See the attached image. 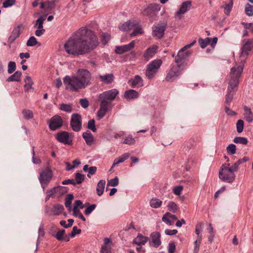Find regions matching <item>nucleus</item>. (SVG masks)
I'll return each mask as SVG.
<instances>
[{"instance_id": "38", "label": "nucleus", "mask_w": 253, "mask_h": 253, "mask_svg": "<svg viewBox=\"0 0 253 253\" xmlns=\"http://www.w3.org/2000/svg\"><path fill=\"white\" fill-rule=\"evenodd\" d=\"M150 206L155 209L160 207L162 204V201L157 198H153L150 202Z\"/></svg>"}, {"instance_id": "61", "label": "nucleus", "mask_w": 253, "mask_h": 253, "mask_svg": "<svg viewBox=\"0 0 253 253\" xmlns=\"http://www.w3.org/2000/svg\"><path fill=\"white\" fill-rule=\"evenodd\" d=\"M65 233V230H59L57 232L55 237L59 241L63 240L64 239V235Z\"/></svg>"}, {"instance_id": "35", "label": "nucleus", "mask_w": 253, "mask_h": 253, "mask_svg": "<svg viewBox=\"0 0 253 253\" xmlns=\"http://www.w3.org/2000/svg\"><path fill=\"white\" fill-rule=\"evenodd\" d=\"M46 14L41 16L36 21L35 27H37L38 29L43 28V24L45 20Z\"/></svg>"}, {"instance_id": "31", "label": "nucleus", "mask_w": 253, "mask_h": 253, "mask_svg": "<svg viewBox=\"0 0 253 253\" xmlns=\"http://www.w3.org/2000/svg\"><path fill=\"white\" fill-rule=\"evenodd\" d=\"M124 96L126 99H133L137 98L138 97L139 94L136 90L129 89L125 91Z\"/></svg>"}, {"instance_id": "13", "label": "nucleus", "mask_w": 253, "mask_h": 253, "mask_svg": "<svg viewBox=\"0 0 253 253\" xmlns=\"http://www.w3.org/2000/svg\"><path fill=\"white\" fill-rule=\"evenodd\" d=\"M192 6V2L187 0L183 2L179 6L178 10L175 13L174 16L176 18L181 19L182 15L190 10Z\"/></svg>"}, {"instance_id": "64", "label": "nucleus", "mask_w": 253, "mask_h": 253, "mask_svg": "<svg viewBox=\"0 0 253 253\" xmlns=\"http://www.w3.org/2000/svg\"><path fill=\"white\" fill-rule=\"evenodd\" d=\"M175 250V245L173 242H170L168 246L169 253H174Z\"/></svg>"}, {"instance_id": "20", "label": "nucleus", "mask_w": 253, "mask_h": 253, "mask_svg": "<svg viewBox=\"0 0 253 253\" xmlns=\"http://www.w3.org/2000/svg\"><path fill=\"white\" fill-rule=\"evenodd\" d=\"M22 25H19L14 28L11 35L8 38V42L10 43H13L18 38L21 34L20 29Z\"/></svg>"}, {"instance_id": "60", "label": "nucleus", "mask_w": 253, "mask_h": 253, "mask_svg": "<svg viewBox=\"0 0 253 253\" xmlns=\"http://www.w3.org/2000/svg\"><path fill=\"white\" fill-rule=\"evenodd\" d=\"M102 42L104 44H106L110 39V35L107 33H103L101 35Z\"/></svg>"}, {"instance_id": "18", "label": "nucleus", "mask_w": 253, "mask_h": 253, "mask_svg": "<svg viewBox=\"0 0 253 253\" xmlns=\"http://www.w3.org/2000/svg\"><path fill=\"white\" fill-rule=\"evenodd\" d=\"M134 45L135 41H132L127 44L116 46L115 48V52L117 54H121L124 52L131 50L134 48Z\"/></svg>"}, {"instance_id": "47", "label": "nucleus", "mask_w": 253, "mask_h": 253, "mask_svg": "<svg viewBox=\"0 0 253 253\" xmlns=\"http://www.w3.org/2000/svg\"><path fill=\"white\" fill-rule=\"evenodd\" d=\"M249 159L247 157H244L243 159L238 160L236 162L234 163L233 165L234 167L235 170H238L239 166L244 162H246L249 161Z\"/></svg>"}, {"instance_id": "9", "label": "nucleus", "mask_w": 253, "mask_h": 253, "mask_svg": "<svg viewBox=\"0 0 253 253\" xmlns=\"http://www.w3.org/2000/svg\"><path fill=\"white\" fill-rule=\"evenodd\" d=\"M161 6L159 3H151L149 4L143 11V14L145 15L149 16L150 18H153L157 13L160 11Z\"/></svg>"}, {"instance_id": "29", "label": "nucleus", "mask_w": 253, "mask_h": 253, "mask_svg": "<svg viewBox=\"0 0 253 253\" xmlns=\"http://www.w3.org/2000/svg\"><path fill=\"white\" fill-rule=\"evenodd\" d=\"M244 119L248 122L252 123L253 121V114L250 108L247 106L244 107Z\"/></svg>"}, {"instance_id": "48", "label": "nucleus", "mask_w": 253, "mask_h": 253, "mask_svg": "<svg viewBox=\"0 0 253 253\" xmlns=\"http://www.w3.org/2000/svg\"><path fill=\"white\" fill-rule=\"evenodd\" d=\"M234 142L235 143H240L246 145L248 143V140L245 137H236L234 139Z\"/></svg>"}, {"instance_id": "42", "label": "nucleus", "mask_w": 253, "mask_h": 253, "mask_svg": "<svg viewBox=\"0 0 253 253\" xmlns=\"http://www.w3.org/2000/svg\"><path fill=\"white\" fill-rule=\"evenodd\" d=\"M245 12L248 16H253V5L249 3H247L245 5Z\"/></svg>"}, {"instance_id": "11", "label": "nucleus", "mask_w": 253, "mask_h": 253, "mask_svg": "<svg viewBox=\"0 0 253 253\" xmlns=\"http://www.w3.org/2000/svg\"><path fill=\"white\" fill-rule=\"evenodd\" d=\"M73 135L69 133L68 132L63 131L58 133L56 134V138L57 140L64 144L72 145Z\"/></svg>"}, {"instance_id": "8", "label": "nucleus", "mask_w": 253, "mask_h": 253, "mask_svg": "<svg viewBox=\"0 0 253 253\" xmlns=\"http://www.w3.org/2000/svg\"><path fill=\"white\" fill-rule=\"evenodd\" d=\"M100 102V108L97 112V117L99 119H102L106 114L107 112L111 110L113 105L110 101H106L100 98L98 99Z\"/></svg>"}, {"instance_id": "57", "label": "nucleus", "mask_w": 253, "mask_h": 253, "mask_svg": "<svg viewBox=\"0 0 253 253\" xmlns=\"http://www.w3.org/2000/svg\"><path fill=\"white\" fill-rule=\"evenodd\" d=\"M119 179L117 177H115L113 179H111L108 181L107 185L108 186L115 187L118 185Z\"/></svg>"}, {"instance_id": "39", "label": "nucleus", "mask_w": 253, "mask_h": 253, "mask_svg": "<svg viewBox=\"0 0 253 253\" xmlns=\"http://www.w3.org/2000/svg\"><path fill=\"white\" fill-rule=\"evenodd\" d=\"M62 188H63V187L59 186L58 187H54L51 189L47 190L46 192L47 195H46V200L48 199L50 197H51L54 194L57 193L58 190H60Z\"/></svg>"}, {"instance_id": "51", "label": "nucleus", "mask_w": 253, "mask_h": 253, "mask_svg": "<svg viewBox=\"0 0 253 253\" xmlns=\"http://www.w3.org/2000/svg\"><path fill=\"white\" fill-rule=\"evenodd\" d=\"M16 69V63L13 61H10L8 64V73L11 74Z\"/></svg>"}, {"instance_id": "27", "label": "nucleus", "mask_w": 253, "mask_h": 253, "mask_svg": "<svg viewBox=\"0 0 253 253\" xmlns=\"http://www.w3.org/2000/svg\"><path fill=\"white\" fill-rule=\"evenodd\" d=\"M129 156H130V154L128 153H126L121 155L120 157L115 159L110 170L111 171L112 170L113 167L115 165H118L120 163L124 162L125 160L127 159L129 157Z\"/></svg>"}, {"instance_id": "45", "label": "nucleus", "mask_w": 253, "mask_h": 253, "mask_svg": "<svg viewBox=\"0 0 253 253\" xmlns=\"http://www.w3.org/2000/svg\"><path fill=\"white\" fill-rule=\"evenodd\" d=\"M168 209L170 211L175 213L177 211L178 207L175 203L170 201L168 203Z\"/></svg>"}, {"instance_id": "26", "label": "nucleus", "mask_w": 253, "mask_h": 253, "mask_svg": "<svg viewBox=\"0 0 253 253\" xmlns=\"http://www.w3.org/2000/svg\"><path fill=\"white\" fill-rule=\"evenodd\" d=\"M99 78L100 81L104 84H111L114 79V76L113 74H107L104 75H100Z\"/></svg>"}, {"instance_id": "50", "label": "nucleus", "mask_w": 253, "mask_h": 253, "mask_svg": "<svg viewBox=\"0 0 253 253\" xmlns=\"http://www.w3.org/2000/svg\"><path fill=\"white\" fill-rule=\"evenodd\" d=\"M244 121L242 120H239L236 123L237 131L238 133H241L244 129Z\"/></svg>"}, {"instance_id": "23", "label": "nucleus", "mask_w": 253, "mask_h": 253, "mask_svg": "<svg viewBox=\"0 0 253 253\" xmlns=\"http://www.w3.org/2000/svg\"><path fill=\"white\" fill-rule=\"evenodd\" d=\"M128 83L131 85L132 87H139L143 85V80L138 75H136L133 78L130 79L128 81Z\"/></svg>"}, {"instance_id": "4", "label": "nucleus", "mask_w": 253, "mask_h": 253, "mask_svg": "<svg viewBox=\"0 0 253 253\" xmlns=\"http://www.w3.org/2000/svg\"><path fill=\"white\" fill-rule=\"evenodd\" d=\"M237 170L234 169V165L230 167V164L228 163H225L220 167L219 171V178L222 181L232 183L235 178V174L234 172Z\"/></svg>"}, {"instance_id": "25", "label": "nucleus", "mask_w": 253, "mask_h": 253, "mask_svg": "<svg viewBox=\"0 0 253 253\" xmlns=\"http://www.w3.org/2000/svg\"><path fill=\"white\" fill-rule=\"evenodd\" d=\"M112 242L109 238H105L104 245L102 246L101 253H111Z\"/></svg>"}, {"instance_id": "44", "label": "nucleus", "mask_w": 253, "mask_h": 253, "mask_svg": "<svg viewBox=\"0 0 253 253\" xmlns=\"http://www.w3.org/2000/svg\"><path fill=\"white\" fill-rule=\"evenodd\" d=\"M211 41V38H207L204 39L200 38L198 40L199 44L201 48H204L206 46L209 44Z\"/></svg>"}, {"instance_id": "33", "label": "nucleus", "mask_w": 253, "mask_h": 253, "mask_svg": "<svg viewBox=\"0 0 253 253\" xmlns=\"http://www.w3.org/2000/svg\"><path fill=\"white\" fill-rule=\"evenodd\" d=\"M106 184V182L104 180H100L97 183V187H96V192L97 194L100 196H101L105 188V185Z\"/></svg>"}, {"instance_id": "49", "label": "nucleus", "mask_w": 253, "mask_h": 253, "mask_svg": "<svg viewBox=\"0 0 253 253\" xmlns=\"http://www.w3.org/2000/svg\"><path fill=\"white\" fill-rule=\"evenodd\" d=\"M232 6H233V2H232V0H231L230 3H229L228 4H225L223 6V7L224 8V13L226 15H229L230 11L232 8Z\"/></svg>"}, {"instance_id": "62", "label": "nucleus", "mask_w": 253, "mask_h": 253, "mask_svg": "<svg viewBox=\"0 0 253 253\" xmlns=\"http://www.w3.org/2000/svg\"><path fill=\"white\" fill-rule=\"evenodd\" d=\"M81 232V230L78 229L77 226H74L72 232L69 234L71 237H74L77 234H79Z\"/></svg>"}, {"instance_id": "22", "label": "nucleus", "mask_w": 253, "mask_h": 253, "mask_svg": "<svg viewBox=\"0 0 253 253\" xmlns=\"http://www.w3.org/2000/svg\"><path fill=\"white\" fill-rule=\"evenodd\" d=\"M177 219V217L169 212H166L162 217V220L169 225H173L174 221Z\"/></svg>"}, {"instance_id": "2", "label": "nucleus", "mask_w": 253, "mask_h": 253, "mask_svg": "<svg viewBox=\"0 0 253 253\" xmlns=\"http://www.w3.org/2000/svg\"><path fill=\"white\" fill-rule=\"evenodd\" d=\"M90 80V72L86 69H80L76 75L65 76L63 84L67 90L72 92L78 91L89 85Z\"/></svg>"}, {"instance_id": "32", "label": "nucleus", "mask_w": 253, "mask_h": 253, "mask_svg": "<svg viewBox=\"0 0 253 253\" xmlns=\"http://www.w3.org/2000/svg\"><path fill=\"white\" fill-rule=\"evenodd\" d=\"M149 240L147 237L138 235L133 240V243L138 246L144 245Z\"/></svg>"}, {"instance_id": "12", "label": "nucleus", "mask_w": 253, "mask_h": 253, "mask_svg": "<svg viewBox=\"0 0 253 253\" xmlns=\"http://www.w3.org/2000/svg\"><path fill=\"white\" fill-rule=\"evenodd\" d=\"M167 27L166 23H158L153 26V36L157 39L162 38Z\"/></svg>"}, {"instance_id": "34", "label": "nucleus", "mask_w": 253, "mask_h": 253, "mask_svg": "<svg viewBox=\"0 0 253 253\" xmlns=\"http://www.w3.org/2000/svg\"><path fill=\"white\" fill-rule=\"evenodd\" d=\"M22 73L20 71H16L13 75L8 78L7 81L10 82H19L20 81Z\"/></svg>"}, {"instance_id": "24", "label": "nucleus", "mask_w": 253, "mask_h": 253, "mask_svg": "<svg viewBox=\"0 0 253 253\" xmlns=\"http://www.w3.org/2000/svg\"><path fill=\"white\" fill-rule=\"evenodd\" d=\"M133 31L130 34V37H135L139 34H142L143 31L139 21L134 20V25H133Z\"/></svg>"}, {"instance_id": "36", "label": "nucleus", "mask_w": 253, "mask_h": 253, "mask_svg": "<svg viewBox=\"0 0 253 253\" xmlns=\"http://www.w3.org/2000/svg\"><path fill=\"white\" fill-rule=\"evenodd\" d=\"M64 210V207L63 205L59 204H56L53 206L52 212L54 215H58L60 214Z\"/></svg>"}, {"instance_id": "56", "label": "nucleus", "mask_w": 253, "mask_h": 253, "mask_svg": "<svg viewBox=\"0 0 253 253\" xmlns=\"http://www.w3.org/2000/svg\"><path fill=\"white\" fill-rule=\"evenodd\" d=\"M203 225V223H200L197 224L196 227L195 232L196 234L197 235L198 238H200V237L202 238L201 232L202 231Z\"/></svg>"}, {"instance_id": "10", "label": "nucleus", "mask_w": 253, "mask_h": 253, "mask_svg": "<svg viewBox=\"0 0 253 253\" xmlns=\"http://www.w3.org/2000/svg\"><path fill=\"white\" fill-rule=\"evenodd\" d=\"M70 126L74 131H79L82 126L81 116L78 113H74L72 115L70 121Z\"/></svg>"}, {"instance_id": "40", "label": "nucleus", "mask_w": 253, "mask_h": 253, "mask_svg": "<svg viewBox=\"0 0 253 253\" xmlns=\"http://www.w3.org/2000/svg\"><path fill=\"white\" fill-rule=\"evenodd\" d=\"M24 81L25 83L24 87L26 88V91H28L30 89H31L32 88L33 82L32 80L31 77L30 76H26Z\"/></svg>"}, {"instance_id": "59", "label": "nucleus", "mask_w": 253, "mask_h": 253, "mask_svg": "<svg viewBox=\"0 0 253 253\" xmlns=\"http://www.w3.org/2000/svg\"><path fill=\"white\" fill-rule=\"evenodd\" d=\"M202 237L197 238V239L194 242V253H198L199 251V248L202 241Z\"/></svg>"}, {"instance_id": "30", "label": "nucleus", "mask_w": 253, "mask_h": 253, "mask_svg": "<svg viewBox=\"0 0 253 253\" xmlns=\"http://www.w3.org/2000/svg\"><path fill=\"white\" fill-rule=\"evenodd\" d=\"M134 20H129L119 26V29L122 31H127L133 29Z\"/></svg>"}, {"instance_id": "19", "label": "nucleus", "mask_w": 253, "mask_h": 253, "mask_svg": "<svg viewBox=\"0 0 253 253\" xmlns=\"http://www.w3.org/2000/svg\"><path fill=\"white\" fill-rule=\"evenodd\" d=\"M161 234L158 232H154L150 235V238L151 241L150 242V244L152 246L158 248L161 244Z\"/></svg>"}, {"instance_id": "54", "label": "nucleus", "mask_w": 253, "mask_h": 253, "mask_svg": "<svg viewBox=\"0 0 253 253\" xmlns=\"http://www.w3.org/2000/svg\"><path fill=\"white\" fill-rule=\"evenodd\" d=\"M38 42L36 38L34 36L31 37L27 42V45L28 46H33L37 43Z\"/></svg>"}, {"instance_id": "37", "label": "nucleus", "mask_w": 253, "mask_h": 253, "mask_svg": "<svg viewBox=\"0 0 253 253\" xmlns=\"http://www.w3.org/2000/svg\"><path fill=\"white\" fill-rule=\"evenodd\" d=\"M59 108L61 110L67 113H71L73 110L72 105L71 104H60Z\"/></svg>"}, {"instance_id": "15", "label": "nucleus", "mask_w": 253, "mask_h": 253, "mask_svg": "<svg viewBox=\"0 0 253 253\" xmlns=\"http://www.w3.org/2000/svg\"><path fill=\"white\" fill-rule=\"evenodd\" d=\"M179 66V65L173 66L171 68L166 77V80L167 82L173 81L180 75Z\"/></svg>"}, {"instance_id": "3", "label": "nucleus", "mask_w": 253, "mask_h": 253, "mask_svg": "<svg viewBox=\"0 0 253 253\" xmlns=\"http://www.w3.org/2000/svg\"><path fill=\"white\" fill-rule=\"evenodd\" d=\"M242 66H235L231 68L230 73V80L227 87V92L225 95V104L229 105L232 102L233 96L237 90L239 79L243 72Z\"/></svg>"}, {"instance_id": "16", "label": "nucleus", "mask_w": 253, "mask_h": 253, "mask_svg": "<svg viewBox=\"0 0 253 253\" xmlns=\"http://www.w3.org/2000/svg\"><path fill=\"white\" fill-rule=\"evenodd\" d=\"M63 124V121L61 117L55 116L53 117L49 124V127L51 130H55L60 128Z\"/></svg>"}, {"instance_id": "6", "label": "nucleus", "mask_w": 253, "mask_h": 253, "mask_svg": "<svg viewBox=\"0 0 253 253\" xmlns=\"http://www.w3.org/2000/svg\"><path fill=\"white\" fill-rule=\"evenodd\" d=\"M162 64L161 59H156L152 61L147 66L145 75L149 79H153L158 72Z\"/></svg>"}, {"instance_id": "41", "label": "nucleus", "mask_w": 253, "mask_h": 253, "mask_svg": "<svg viewBox=\"0 0 253 253\" xmlns=\"http://www.w3.org/2000/svg\"><path fill=\"white\" fill-rule=\"evenodd\" d=\"M22 113L23 115V118L26 120H30L34 117L33 113L30 110L24 109Z\"/></svg>"}, {"instance_id": "21", "label": "nucleus", "mask_w": 253, "mask_h": 253, "mask_svg": "<svg viewBox=\"0 0 253 253\" xmlns=\"http://www.w3.org/2000/svg\"><path fill=\"white\" fill-rule=\"evenodd\" d=\"M157 49L158 46L155 45H153L148 48L145 51L143 55L144 59L146 61L150 60L156 53Z\"/></svg>"}, {"instance_id": "14", "label": "nucleus", "mask_w": 253, "mask_h": 253, "mask_svg": "<svg viewBox=\"0 0 253 253\" xmlns=\"http://www.w3.org/2000/svg\"><path fill=\"white\" fill-rule=\"evenodd\" d=\"M119 91L116 89H113L108 91L103 92L100 94L99 98L106 101H110L114 100L116 96L118 94Z\"/></svg>"}, {"instance_id": "63", "label": "nucleus", "mask_w": 253, "mask_h": 253, "mask_svg": "<svg viewBox=\"0 0 253 253\" xmlns=\"http://www.w3.org/2000/svg\"><path fill=\"white\" fill-rule=\"evenodd\" d=\"M73 215L75 216L78 217L80 219H82L84 221H85V217L83 216L82 213L80 212L79 210H73Z\"/></svg>"}, {"instance_id": "52", "label": "nucleus", "mask_w": 253, "mask_h": 253, "mask_svg": "<svg viewBox=\"0 0 253 253\" xmlns=\"http://www.w3.org/2000/svg\"><path fill=\"white\" fill-rule=\"evenodd\" d=\"M87 128L92 130L93 132H95L96 131L94 120L91 119L88 121L87 124Z\"/></svg>"}, {"instance_id": "43", "label": "nucleus", "mask_w": 253, "mask_h": 253, "mask_svg": "<svg viewBox=\"0 0 253 253\" xmlns=\"http://www.w3.org/2000/svg\"><path fill=\"white\" fill-rule=\"evenodd\" d=\"M74 197L72 194H68L66 198L65 206L66 208H68L69 211L71 210V204Z\"/></svg>"}, {"instance_id": "28", "label": "nucleus", "mask_w": 253, "mask_h": 253, "mask_svg": "<svg viewBox=\"0 0 253 253\" xmlns=\"http://www.w3.org/2000/svg\"><path fill=\"white\" fill-rule=\"evenodd\" d=\"M83 137L87 145H91L94 142V137L91 132L87 130L83 134Z\"/></svg>"}, {"instance_id": "55", "label": "nucleus", "mask_w": 253, "mask_h": 253, "mask_svg": "<svg viewBox=\"0 0 253 253\" xmlns=\"http://www.w3.org/2000/svg\"><path fill=\"white\" fill-rule=\"evenodd\" d=\"M135 142V139L131 136H128L126 137L123 141L124 144L128 145L134 144Z\"/></svg>"}, {"instance_id": "17", "label": "nucleus", "mask_w": 253, "mask_h": 253, "mask_svg": "<svg viewBox=\"0 0 253 253\" xmlns=\"http://www.w3.org/2000/svg\"><path fill=\"white\" fill-rule=\"evenodd\" d=\"M253 48V40H248L243 45L242 47V53L240 55V58H243L244 59L248 55V52Z\"/></svg>"}, {"instance_id": "58", "label": "nucleus", "mask_w": 253, "mask_h": 253, "mask_svg": "<svg viewBox=\"0 0 253 253\" xmlns=\"http://www.w3.org/2000/svg\"><path fill=\"white\" fill-rule=\"evenodd\" d=\"M236 146L234 144H230L227 147V152L228 153L233 155L236 153Z\"/></svg>"}, {"instance_id": "1", "label": "nucleus", "mask_w": 253, "mask_h": 253, "mask_svg": "<svg viewBox=\"0 0 253 253\" xmlns=\"http://www.w3.org/2000/svg\"><path fill=\"white\" fill-rule=\"evenodd\" d=\"M98 45V39L94 32L82 27L66 42L64 48L68 54L76 56L88 53Z\"/></svg>"}, {"instance_id": "46", "label": "nucleus", "mask_w": 253, "mask_h": 253, "mask_svg": "<svg viewBox=\"0 0 253 253\" xmlns=\"http://www.w3.org/2000/svg\"><path fill=\"white\" fill-rule=\"evenodd\" d=\"M75 180L76 184H80L84 180V175L79 172H77L75 175Z\"/></svg>"}, {"instance_id": "5", "label": "nucleus", "mask_w": 253, "mask_h": 253, "mask_svg": "<svg viewBox=\"0 0 253 253\" xmlns=\"http://www.w3.org/2000/svg\"><path fill=\"white\" fill-rule=\"evenodd\" d=\"M52 177L53 172L49 166L41 169L39 172V180L43 190L50 182Z\"/></svg>"}, {"instance_id": "7", "label": "nucleus", "mask_w": 253, "mask_h": 253, "mask_svg": "<svg viewBox=\"0 0 253 253\" xmlns=\"http://www.w3.org/2000/svg\"><path fill=\"white\" fill-rule=\"evenodd\" d=\"M196 40H194L190 44H187L182 47L177 53L175 57V61L178 65H180L181 63L186 58L188 57L191 54V51H186L187 49L194 45L196 43Z\"/></svg>"}, {"instance_id": "53", "label": "nucleus", "mask_w": 253, "mask_h": 253, "mask_svg": "<svg viewBox=\"0 0 253 253\" xmlns=\"http://www.w3.org/2000/svg\"><path fill=\"white\" fill-rule=\"evenodd\" d=\"M183 189V186L182 185H178L175 186L172 190L173 193L177 196H179L181 194Z\"/></svg>"}]
</instances>
